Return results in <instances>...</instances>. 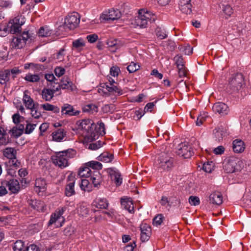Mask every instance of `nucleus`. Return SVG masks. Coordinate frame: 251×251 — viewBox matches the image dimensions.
<instances>
[{"mask_svg": "<svg viewBox=\"0 0 251 251\" xmlns=\"http://www.w3.org/2000/svg\"><path fill=\"white\" fill-rule=\"evenodd\" d=\"M99 127L92 120L84 119L80 125V128L82 131V134L87 141L92 142L99 137V135H104L105 134L104 124L102 122L98 123Z\"/></svg>", "mask_w": 251, "mask_h": 251, "instance_id": "obj_1", "label": "nucleus"}, {"mask_svg": "<svg viewBox=\"0 0 251 251\" xmlns=\"http://www.w3.org/2000/svg\"><path fill=\"white\" fill-rule=\"evenodd\" d=\"M78 175L80 177H86L90 181L95 187H99L102 181V178L99 171L92 170L87 166L81 167L78 171Z\"/></svg>", "mask_w": 251, "mask_h": 251, "instance_id": "obj_2", "label": "nucleus"}, {"mask_svg": "<svg viewBox=\"0 0 251 251\" xmlns=\"http://www.w3.org/2000/svg\"><path fill=\"white\" fill-rule=\"evenodd\" d=\"M75 154V151L73 149L59 151L52 156V162L56 166L63 169L68 166V159L73 158Z\"/></svg>", "mask_w": 251, "mask_h": 251, "instance_id": "obj_3", "label": "nucleus"}, {"mask_svg": "<svg viewBox=\"0 0 251 251\" xmlns=\"http://www.w3.org/2000/svg\"><path fill=\"white\" fill-rule=\"evenodd\" d=\"M174 158L168 153H160L157 160L158 171L160 172L170 171L174 167Z\"/></svg>", "mask_w": 251, "mask_h": 251, "instance_id": "obj_4", "label": "nucleus"}, {"mask_svg": "<svg viewBox=\"0 0 251 251\" xmlns=\"http://www.w3.org/2000/svg\"><path fill=\"white\" fill-rule=\"evenodd\" d=\"M244 84V77L242 74L233 75L227 86L228 92L233 93H239L240 91L242 92Z\"/></svg>", "mask_w": 251, "mask_h": 251, "instance_id": "obj_5", "label": "nucleus"}, {"mask_svg": "<svg viewBox=\"0 0 251 251\" xmlns=\"http://www.w3.org/2000/svg\"><path fill=\"white\" fill-rule=\"evenodd\" d=\"M151 14L145 9L139 10L138 15L135 16L132 24L141 28H146L148 23H151Z\"/></svg>", "mask_w": 251, "mask_h": 251, "instance_id": "obj_6", "label": "nucleus"}, {"mask_svg": "<svg viewBox=\"0 0 251 251\" xmlns=\"http://www.w3.org/2000/svg\"><path fill=\"white\" fill-rule=\"evenodd\" d=\"M25 23V18L24 16L21 15H18L13 19L11 20L8 23L5 25L6 30L8 33L11 34H16L21 31V26Z\"/></svg>", "mask_w": 251, "mask_h": 251, "instance_id": "obj_7", "label": "nucleus"}, {"mask_svg": "<svg viewBox=\"0 0 251 251\" xmlns=\"http://www.w3.org/2000/svg\"><path fill=\"white\" fill-rule=\"evenodd\" d=\"M28 39L32 40V36L29 31H24L22 35L13 38L12 46L15 49H22L25 46Z\"/></svg>", "mask_w": 251, "mask_h": 251, "instance_id": "obj_8", "label": "nucleus"}, {"mask_svg": "<svg viewBox=\"0 0 251 251\" xmlns=\"http://www.w3.org/2000/svg\"><path fill=\"white\" fill-rule=\"evenodd\" d=\"M121 17V13L119 10L111 9L103 12L100 16V20L101 22L111 23Z\"/></svg>", "mask_w": 251, "mask_h": 251, "instance_id": "obj_9", "label": "nucleus"}, {"mask_svg": "<svg viewBox=\"0 0 251 251\" xmlns=\"http://www.w3.org/2000/svg\"><path fill=\"white\" fill-rule=\"evenodd\" d=\"M66 210V207L57 208L55 211L52 213L49 221V225H52L56 222L59 223L58 226H61L65 222V218L62 215Z\"/></svg>", "mask_w": 251, "mask_h": 251, "instance_id": "obj_10", "label": "nucleus"}, {"mask_svg": "<svg viewBox=\"0 0 251 251\" xmlns=\"http://www.w3.org/2000/svg\"><path fill=\"white\" fill-rule=\"evenodd\" d=\"M80 22V17L77 12L70 13L65 19V25L69 29H74Z\"/></svg>", "mask_w": 251, "mask_h": 251, "instance_id": "obj_11", "label": "nucleus"}, {"mask_svg": "<svg viewBox=\"0 0 251 251\" xmlns=\"http://www.w3.org/2000/svg\"><path fill=\"white\" fill-rule=\"evenodd\" d=\"M176 152L179 156L185 158H190L194 153L191 147L185 144H179Z\"/></svg>", "mask_w": 251, "mask_h": 251, "instance_id": "obj_12", "label": "nucleus"}, {"mask_svg": "<svg viewBox=\"0 0 251 251\" xmlns=\"http://www.w3.org/2000/svg\"><path fill=\"white\" fill-rule=\"evenodd\" d=\"M141 236L142 242H146L149 240L151 234V229L150 226L146 223H142L140 226Z\"/></svg>", "mask_w": 251, "mask_h": 251, "instance_id": "obj_13", "label": "nucleus"}, {"mask_svg": "<svg viewBox=\"0 0 251 251\" xmlns=\"http://www.w3.org/2000/svg\"><path fill=\"white\" fill-rule=\"evenodd\" d=\"M68 181H70L66 185L65 190V194L67 197H71L75 194V177L70 175L67 178Z\"/></svg>", "mask_w": 251, "mask_h": 251, "instance_id": "obj_14", "label": "nucleus"}, {"mask_svg": "<svg viewBox=\"0 0 251 251\" xmlns=\"http://www.w3.org/2000/svg\"><path fill=\"white\" fill-rule=\"evenodd\" d=\"M212 109L215 113H218L221 116L226 115L228 112L227 105L221 102L215 103L212 107Z\"/></svg>", "mask_w": 251, "mask_h": 251, "instance_id": "obj_15", "label": "nucleus"}, {"mask_svg": "<svg viewBox=\"0 0 251 251\" xmlns=\"http://www.w3.org/2000/svg\"><path fill=\"white\" fill-rule=\"evenodd\" d=\"M107 172L117 186H120L122 184V179L117 169L113 168H108Z\"/></svg>", "mask_w": 251, "mask_h": 251, "instance_id": "obj_16", "label": "nucleus"}, {"mask_svg": "<svg viewBox=\"0 0 251 251\" xmlns=\"http://www.w3.org/2000/svg\"><path fill=\"white\" fill-rule=\"evenodd\" d=\"M179 9L186 14H189L192 12V5L191 0H179L178 2Z\"/></svg>", "mask_w": 251, "mask_h": 251, "instance_id": "obj_17", "label": "nucleus"}, {"mask_svg": "<svg viewBox=\"0 0 251 251\" xmlns=\"http://www.w3.org/2000/svg\"><path fill=\"white\" fill-rule=\"evenodd\" d=\"M240 162L238 159H231L229 160L225 164L224 169L227 173H232L239 169L237 168V162Z\"/></svg>", "mask_w": 251, "mask_h": 251, "instance_id": "obj_18", "label": "nucleus"}, {"mask_svg": "<svg viewBox=\"0 0 251 251\" xmlns=\"http://www.w3.org/2000/svg\"><path fill=\"white\" fill-rule=\"evenodd\" d=\"M8 186L9 190L12 193H17L20 189L19 181L17 179H12L8 181H5L2 183Z\"/></svg>", "mask_w": 251, "mask_h": 251, "instance_id": "obj_19", "label": "nucleus"}, {"mask_svg": "<svg viewBox=\"0 0 251 251\" xmlns=\"http://www.w3.org/2000/svg\"><path fill=\"white\" fill-rule=\"evenodd\" d=\"M69 88L72 90H73V83L68 76H65L62 78L59 84L57 85L56 90H59L61 89H66Z\"/></svg>", "mask_w": 251, "mask_h": 251, "instance_id": "obj_20", "label": "nucleus"}, {"mask_svg": "<svg viewBox=\"0 0 251 251\" xmlns=\"http://www.w3.org/2000/svg\"><path fill=\"white\" fill-rule=\"evenodd\" d=\"M28 91H25L24 94L23 100L24 103L28 109H32L36 106H39L38 103H35L33 100L28 94Z\"/></svg>", "mask_w": 251, "mask_h": 251, "instance_id": "obj_21", "label": "nucleus"}, {"mask_svg": "<svg viewBox=\"0 0 251 251\" xmlns=\"http://www.w3.org/2000/svg\"><path fill=\"white\" fill-rule=\"evenodd\" d=\"M62 115H67L69 116H76L78 115L80 111H75L71 105L66 103L61 107Z\"/></svg>", "mask_w": 251, "mask_h": 251, "instance_id": "obj_22", "label": "nucleus"}, {"mask_svg": "<svg viewBox=\"0 0 251 251\" xmlns=\"http://www.w3.org/2000/svg\"><path fill=\"white\" fill-rule=\"evenodd\" d=\"M121 204L122 207L128 210L130 213H133L134 212L133 203L130 198H121Z\"/></svg>", "mask_w": 251, "mask_h": 251, "instance_id": "obj_23", "label": "nucleus"}, {"mask_svg": "<svg viewBox=\"0 0 251 251\" xmlns=\"http://www.w3.org/2000/svg\"><path fill=\"white\" fill-rule=\"evenodd\" d=\"M209 202L213 204L220 205L223 202V196L218 191L211 194L209 197Z\"/></svg>", "mask_w": 251, "mask_h": 251, "instance_id": "obj_24", "label": "nucleus"}, {"mask_svg": "<svg viewBox=\"0 0 251 251\" xmlns=\"http://www.w3.org/2000/svg\"><path fill=\"white\" fill-rule=\"evenodd\" d=\"M27 202L29 205L33 209L36 210L39 212L44 210V203L40 201L31 199L28 200Z\"/></svg>", "mask_w": 251, "mask_h": 251, "instance_id": "obj_25", "label": "nucleus"}, {"mask_svg": "<svg viewBox=\"0 0 251 251\" xmlns=\"http://www.w3.org/2000/svg\"><path fill=\"white\" fill-rule=\"evenodd\" d=\"M102 87L105 88L109 92L114 93L118 96H121L123 94V90L119 86L117 83L116 84H112L111 86H109L107 84L105 83Z\"/></svg>", "mask_w": 251, "mask_h": 251, "instance_id": "obj_26", "label": "nucleus"}, {"mask_svg": "<svg viewBox=\"0 0 251 251\" xmlns=\"http://www.w3.org/2000/svg\"><path fill=\"white\" fill-rule=\"evenodd\" d=\"M225 15V18L227 19L233 13V9L231 6L227 3H222L219 5Z\"/></svg>", "mask_w": 251, "mask_h": 251, "instance_id": "obj_27", "label": "nucleus"}, {"mask_svg": "<svg viewBox=\"0 0 251 251\" xmlns=\"http://www.w3.org/2000/svg\"><path fill=\"white\" fill-rule=\"evenodd\" d=\"M232 148L235 152H242L245 149L244 142L241 140H235L232 143Z\"/></svg>", "mask_w": 251, "mask_h": 251, "instance_id": "obj_28", "label": "nucleus"}, {"mask_svg": "<svg viewBox=\"0 0 251 251\" xmlns=\"http://www.w3.org/2000/svg\"><path fill=\"white\" fill-rule=\"evenodd\" d=\"M52 138L54 141L60 142L66 136V133L63 128H59L52 133Z\"/></svg>", "mask_w": 251, "mask_h": 251, "instance_id": "obj_29", "label": "nucleus"}, {"mask_svg": "<svg viewBox=\"0 0 251 251\" xmlns=\"http://www.w3.org/2000/svg\"><path fill=\"white\" fill-rule=\"evenodd\" d=\"M47 185L46 180L42 178H37L35 181V186L36 187V191H44Z\"/></svg>", "mask_w": 251, "mask_h": 251, "instance_id": "obj_30", "label": "nucleus"}, {"mask_svg": "<svg viewBox=\"0 0 251 251\" xmlns=\"http://www.w3.org/2000/svg\"><path fill=\"white\" fill-rule=\"evenodd\" d=\"M113 159V154L108 152H103L99 156V160L105 163L111 162Z\"/></svg>", "mask_w": 251, "mask_h": 251, "instance_id": "obj_31", "label": "nucleus"}, {"mask_svg": "<svg viewBox=\"0 0 251 251\" xmlns=\"http://www.w3.org/2000/svg\"><path fill=\"white\" fill-rule=\"evenodd\" d=\"M9 142V137L6 131L0 126V146L6 145Z\"/></svg>", "mask_w": 251, "mask_h": 251, "instance_id": "obj_32", "label": "nucleus"}, {"mask_svg": "<svg viewBox=\"0 0 251 251\" xmlns=\"http://www.w3.org/2000/svg\"><path fill=\"white\" fill-rule=\"evenodd\" d=\"M54 92L50 89L44 88L42 92V98L46 101H50L54 96Z\"/></svg>", "mask_w": 251, "mask_h": 251, "instance_id": "obj_33", "label": "nucleus"}, {"mask_svg": "<svg viewBox=\"0 0 251 251\" xmlns=\"http://www.w3.org/2000/svg\"><path fill=\"white\" fill-rule=\"evenodd\" d=\"M52 33V30L48 26L41 27L38 32V35L41 37H48Z\"/></svg>", "mask_w": 251, "mask_h": 251, "instance_id": "obj_34", "label": "nucleus"}, {"mask_svg": "<svg viewBox=\"0 0 251 251\" xmlns=\"http://www.w3.org/2000/svg\"><path fill=\"white\" fill-rule=\"evenodd\" d=\"M10 71L9 70H5L4 71L0 72V83L4 84L9 80Z\"/></svg>", "mask_w": 251, "mask_h": 251, "instance_id": "obj_35", "label": "nucleus"}, {"mask_svg": "<svg viewBox=\"0 0 251 251\" xmlns=\"http://www.w3.org/2000/svg\"><path fill=\"white\" fill-rule=\"evenodd\" d=\"M16 154V151L13 148H7L3 151V155L9 159L15 158Z\"/></svg>", "mask_w": 251, "mask_h": 251, "instance_id": "obj_36", "label": "nucleus"}, {"mask_svg": "<svg viewBox=\"0 0 251 251\" xmlns=\"http://www.w3.org/2000/svg\"><path fill=\"white\" fill-rule=\"evenodd\" d=\"M85 165L87 166L91 169L93 170L98 171L102 168V164L97 161H91L85 164Z\"/></svg>", "mask_w": 251, "mask_h": 251, "instance_id": "obj_37", "label": "nucleus"}, {"mask_svg": "<svg viewBox=\"0 0 251 251\" xmlns=\"http://www.w3.org/2000/svg\"><path fill=\"white\" fill-rule=\"evenodd\" d=\"M90 179H81V182L80 183V187L82 190L86 192H90L92 191L91 185L90 184Z\"/></svg>", "mask_w": 251, "mask_h": 251, "instance_id": "obj_38", "label": "nucleus"}, {"mask_svg": "<svg viewBox=\"0 0 251 251\" xmlns=\"http://www.w3.org/2000/svg\"><path fill=\"white\" fill-rule=\"evenodd\" d=\"M41 107L45 110L52 111L55 113H57L60 111V109L59 107L49 103L42 104Z\"/></svg>", "mask_w": 251, "mask_h": 251, "instance_id": "obj_39", "label": "nucleus"}, {"mask_svg": "<svg viewBox=\"0 0 251 251\" xmlns=\"http://www.w3.org/2000/svg\"><path fill=\"white\" fill-rule=\"evenodd\" d=\"M84 112H91V113H97L98 111V107L93 103H88L86 104L83 108Z\"/></svg>", "mask_w": 251, "mask_h": 251, "instance_id": "obj_40", "label": "nucleus"}, {"mask_svg": "<svg viewBox=\"0 0 251 251\" xmlns=\"http://www.w3.org/2000/svg\"><path fill=\"white\" fill-rule=\"evenodd\" d=\"M25 80L31 82H36L40 80V77L39 75H32L31 74H28L25 76Z\"/></svg>", "mask_w": 251, "mask_h": 251, "instance_id": "obj_41", "label": "nucleus"}, {"mask_svg": "<svg viewBox=\"0 0 251 251\" xmlns=\"http://www.w3.org/2000/svg\"><path fill=\"white\" fill-rule=\"evenodd\" d=\"M156 35L160 39H164L167 37L165 29L161 27H157L155 29Z\"/></svg>", "mask_w": 251, "mask_h": 251, "instance_id": "obj_42", "label": "nucleus"}, {"mask_svg": "<svg viewBox=\"0 0 251 251\" xmlns=\"http://www.w3.org/2000/svg\"><path fill=\"white\" fill-rule=\"evenodd\" d=\"M108 206V202L105 198H100L98 200L97 207L100 209H106Z\"/></svg>", "mask_w": 251, "mask_h": 251, "instance_id": "obj_43", "label": "nucleus"}, {"mask_svg": "<svg viewBox=\"0 0 251 251\" xmlns=\"http://www.w3.org/2000/svg\"><path fill=\"white\" fill-rule=\"evenodd\" d=\"M73 46L74 48L79 50L85 46V41L82 38H79L73 42Z\"/></svg>", "mask_w": 251, "mask_h": 251, "instance_id": "obj_44", "label": "nucleus"}, {"mask_svg": "<svg viewBox=\"0 0 251 251\" xmlns=\"http://www.w3.org/2000/svg\"><path fill=\"white\" fill-rule=\"evenodd\" d=\"M174 60L177 68L185 67L184 61L182 56L179 55H176L174 57Z\"/></svg>", "mask_w": 251, "mask_h": 251, "instance_id": "obj_45", "label": "nucleus"}, {"mask_svg": "<svg viewBox=\"0 0 251 251\" xmlns=\"http://www.w3.org/2000/svg\"><path fill=\"white\" fill-rule=\"evenodd\" d=\"M24 246V243L22 240H17L13 246L14 251H22Z\"/></svg>", "mask_w": 251, "mask_h": 251, "instance_id": "obj_46", "label": "nucleus"}, {"mask_svg": "<svg viewBox=\"0 0 251 251\" xmlns=\"http://www.w3.org/2000/svg\"><path fill=\"white\" fill-rule=\"evenodd\" d=\"M213 134L217 140L220 141L224 136V132L220 129H215L213 130Z\"/></svg>", "mask_w": 251, "mask_h": 251, "instance_id": "obj_47", "label": "nucleus"}, {"mask_svg": "<svg viewBox=\"0 0 251 251\" xmlns=\"http://www.w3.org/2000/svg\"><path fill=\"white\" fill-rule=\"evenodd\" d=\"M140 68V66L134 62H132L127 67V69L129 73H132L136 72Z\"/></svg>", "mask_w": 251, "mask_h": 251, "instance_id": "obj_48", "label": "nucleus"}, {"mask_svg": "<svg viewBox=\"0 0 251 251\" xmlns=\"http://www.w3.org/2000/svg\"><path fill=\"white\" fill-rule=\"evenodd\" d=\"M115 43L116 39H113L108 40L106 42L107 47L109 48V50L111 52H116Z\"/></svg>", "mask_w": 251, "mask_h": 251, "instance_id": "obj_49", "label": "nucleus"}, {"mask_svg": "<svg viewBox=\"0 0 251 251\" xmlns=\"http://www.w3.org/2000/svg\"><path fill=\"white\" fill-rule=\"evenodd\" d=\"M114 110L115 105L113 104H105L102 107L103 112L105 113H112L114 111Z\"/></svg>", "mask_w": 251, "mask_h": 251, "instance_id": "obj_50", "label": "nucleus"}, {"mask_svg": "<svg viewBox=\"0 0 251 251\" xmlns=\"http://www.w3.org/2000/svg\"><path fill=\"white\" fill-rule=\"evenodd\" d=\"M164 217L162 214H158L153 219L152 224L154 226H158L160 225L163 222Z\"/></svg>", "mask_w": 251, "mask_h": 251, "instance_id": "obj_51", "label": "nucleus"}, {"mask_svg": "<svg viewBox=\"0 0 251 251\" xmlns=\"http://www.w3.org/2000/svg\"><path fill=\"white\" fill-rule=\"evenodd\" d=\"M189 202L191 205L197 206L200 204V200L198 197L191 196L189 198Z\"/></svg>", "mask_w": 251, "mask_h": 251, "instance_id": "obj_52", "label": "nucleus"}, {"mask_svg": "<svg viewBox=\"0 0 251 251\" xmlns=\"http://www.w3.org/2000/svg\"><path fill=\"white\" fill-rule=\"evenodd\" d=\"M38 106H36L32 109H29L31 111L32 116L35 119H39L42 116L41 112L38 110Z\"/></svg>", "mask_w": 251, "mask_h": 251, "instance_id": "obj_53", "label": "nucleus"}, {"mask_svg": "<svg viewBox=\"0 0 251 251\" xmlns=\"http://www.w3.org/2000/svg\"><path fill=\"white\" fill-rule=\"evenodd\" d=\"M164 44V46L166 47L167 49L171 51L174 50L176 48V43L172 40H168V41L165 42Z\"/></svg>", "mask_w": 251, "mask_h": 251, "instance_id": "obj_54", "label": "nucleus"}, {"mask_svg": "<svg viewBox=\"0 0 251 251\" xmlns=\"http://www.w3.org/2000/svg\"><path fill=\"white\" fill-rule=\"evenodd\" d=\"M29 68H32L33 69L36 68L37 69L42 70L43 68V66L42 65L34 64L33 63H26L25 65L24 68L25 69H29Z\"/></svg>", "mask_w": 251, "mask_h": 251, "instance_id": "obj_55", "label": "nucleus"}, {"mask_svg": "<svg viewBox=\"0 0 251 251\" xmlns=\"http://www.w3.org/2000/svg\"><path fill=\"white\" fill-rule=\"evenodd\" d=\"M179 50L186 55H190L192 53L193 48L189 45L181 47Z\"/></svg>", "mask_w": 251, "mask_h": 251, "instance_id": "obj_56", "label": "nucleus"}, {"mask_svg": "<svg viewBox=\"0 0 251 251\" xmlns=\"http://www.w3.org/2000/svg\"><path fill=\"white\" fill-rule=\"evenodd\" d=\"M213 167V163L212 162H211L210 163L207 162L203 164L202 168L205 172L210 173L212 170Z\"/></svg>", "mask_w": 251, "mask_h": 251, "instance_id": "obj_57", "label": "nucleus"}, {"mask_svg": "<svg viewBox=\"0 0 251 251\" xmlns=\"http://www.w3.org/2000/svg\"><path fill=\"white\" fill-rule=\"evenodd\" d=\"M45 78L47 81H49L50 83H51V84H52L53 81L55 84H57V83H56V81H57V79L55 78V76L52 74H46Z\"/></svg>", "mask_w": 251, "mask_h": 251, "instance_id": "obj_58", "label": "nucleus"}, {"mask_svg": "<svg viewBox=\"0 0 251 251\" xmlns=\"http://www.w3.org/2000/svg\"><path fill=\"white\" fill-rule=\"evenodd\" d=\"M36 124H27L25 128V133L26 134H30L34 129Z\"/></svg>", "mask_w": 251, "mask_h": 251, "instance_id": "obj_59", "label": "nucleus"}, {"mask_svg": "<svg viewBox=\"0 0 251 251\" xmlns=\"http://www.w3.org/2000/svg\"><path fill=\"white\" fill-rule=\"evenodd\" d=\"M65 69L61 67H57L54 70V73L55 75L58 77L63 75L65 73Z\"/></svg>", "mask_w": 251, "mask_h": 251, "instance_id": "obj_60", "label": "nucleus"}, {"mask_svg": "<svg viewBox=\"0 0 251 251\" xmlns=\"http://www.w3.org/2000/svg\"><path fill=\"white\" fill-rule=\"evenodd\" d=\"M10 131L12 132V135L18 138L20 137L23 133L22 132L21 130H19L17 127H14Z\"/></svg>", "mask_w": 251, "mask_h": 251, "instance_id": "obj_61", "label": "nucleus"}, {"mask_svg": "<svg viewBox=\"0 0 251 251\" xmlns=\"http://www.w3.org/2000/svg\"><path fill=\"white\" fill-rule=\"evenodd\" d=\"M120 72V69L118 67L113 66L110 68V73L113 76H117Z\"/></svg>", "mask_w": 251, "mask_h": 251, "instance_id": "obj_62", "label": "nucleus"}, {"mask_svg": "<svg viewBox=\"0 0 251 251\" xmlns=\"http://www.w3.org/2000/svg\"><path fill=\"white\" fill-rule=\"evenodd\" d=\"M86 38L89 43H93L97 41L98 39V36L95 34H90L88 35Z\"/></svg>", "mask_w": 251, "mask_h": 251, "instance_id": "obj_63", "label": "nucleus"}, {"mask_svg": "<svg viewBox=\"0 0 251 251\" xmlns=\"http://www.w3.org/2000/svg\"><path fill=\"white\" fill-rule=\"evenodd\" d=\"M24 251H40V249L36 245L31 244L27 246Z\"/></svg>", "mask_w": 251, "mask_h": 251, "instance_id": "obj_64", "label": "nucleus"}]
</instances>
